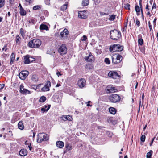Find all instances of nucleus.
<instances>
[{"label": "nucleus", "mask_w": 158, "mask_h": 158, "mask_svg": "<svg viewBox=\"0 0 158 158\" xmlns=\"http://www.w3.org/2000/svg\"><path fill=\"white\" fill-rule=\"evenodd\" d=\"M141 2H142V0H140L139 2V6H140V8L141 9H142V3H141Z\"/></svg>", "instance_id": "obj_55"}, {"label": "nucleus", "mask_w": 158, "mask_h": 158, "mask_svg": "<svg viewBox=\"0 0 158 158\" xmlns=\"http://www.w3.org/2000/svg\"><path fill=\"white\" fill-rule=\"evenodd\" d=\"M89 3V0H83L82 5L84 6H87Z\"/></svg>", "instance_id": "obj_29"}, {"label": "nucleus", "mask_w": 158, "mask_h": 158, "mask_svg": "<svg viewBox=\"0 0 158 158\" xmlns=\"http://www.w3.org/2000/svg\"><path fill=\"white\" fill-rule=\"evenodd\" d=\"M19 91L21 93L23 94H29L31 93L30 91L23 88L22 84L20 85Z\"/></svg>", "instance_id": "obj_12"}, {"label": "nucleus", "mask_w": 158, "mask_h": 158, "mask_svg": "<svg viewBox=\"0 0 158 158\" xmlns=\"http://www.w3.org/2000/svg\"><path fill=\"white\" fill-rule=\"evenodd\" d=\"M85 68L87 69H91L93 68V65L91 64H89L86 65Z\"/></svg>", "instance_id": "obj_27"}, {"label": "nucleus", "mask_w": 158, "mask_h": 158, "mask_svg": "<svg viewBox=\"0 0 158 158\" xmlns=\"http://www.w3.org/2000/svg\"><path fill=\"white\" fill-rule=\"evenodd\" d=\"M5 4V0H0V8L3 7Z\"/></svg>", "instance_id": "obj_37"}, {"label": "nucleus", "mask_w": 158, "mask_h": 158, "mask_svg": "<svg viewBox=\"0 0 158 158\" xmlns=\"http://www.w3.org/2000/svg\"><path fill=\"white\" fill-rule=\"evenodd\" d=\"M29 74V72L27 71H22L19 74V77L21 79L24 80Z\"/></svg>", "instance_id": "obj_9"}, {"label": "nucleus", "mask_w": 158, "mask_h": 158, "mask_svg": "<svg viewBox=\"0 0 158 158\" xmlns=\"http://www.w3.org/2000/svg\"><path fill=\"white\" fill-rule=\"evenodd\" d=\"M19 154L21 156H24L27 154L26 150L24 149H21L19 152Z\"/></svg>", "instance_id": "obj_17"}, {"label": "nucleus", "mask_w": 158, "mask_h": 158, "mask_svg": "<svg viewBox=\"0 0 158 158\" xmlns=\"http://www.w3.org/2000/svg\"><path fill=\"white\" fill-rule=\"evenodd\" d=\"M15 60V54L14 53H12L10 56V64L11 65L14 61Z\"/></svg>", "instance_id": "obj_26"}, {"label": "nucleus", "mask_w": 158, "mask_h": 158, "mask_svg": "<svg viewBox=\"0 0 158 158\" xmlns=\"http://www.w3.org/2000/svg\"><path fill=\"white\" fill-rule=\"evenodd\" d=\"M135 10L136 12L137 13V15H139V13L140 12V10H141V9L138 6L136 5L135 6Z\"/></svg>", "instance_id": "obj_28"}, {"label": "nucleus", "mask_w": 158, "mask_h": 158, "mask_svg": "<svg viewBox=\"0 0 158 158\" xmlns=\"http://www.w3.org/2000/svg\"><path fill=\"white\" fill-rule=\"evenodd\" d=\"M145 136L144 135H141V138H140V140L142 142H144L145 141Z\"/></svg>", "instance_id": "obj_41"}, {"label": "nucleus", "mask_w": 158, "mask_h": 158, "mask_svg": "<svg viewBox=\"0 0 158 158\" xmlns=\"http://www.w3.org/2000/svg\"><path fill=\"white\" fill-rule=\"evenodd\" d=\"M109 111L111 114H114L116 113V110L114 107H110L109 108Z\"/></svg>", "instance_id": "obj_22"}, {"label": "nucleus", "mask_w": 158, "mask_h": 158, "mask_svg": "<svg viewBox=\"0 0 158 158\" xmlns=\"http://www.w3.org/2000/svg\"><path fill=\"white\" fill-rule=\"evenodd\" d=\"M66 148L68 151L71 150L72 148V146L70 144H66Z\"/></svg>", "instance_id": "obj_38"}, {"label": "nucleus", "mask_w": 158, "mask_h": 158, "mask_svg": "<svg viewBox=\"0 0 158 158\" xmlns=\"http://www.w3.org/2000/svg\"><path fill=\"white\" fill-rule=\"evenodd\" d=\"M141 103V100H140L139 101V110H140Z\"/></svg>", "instance_id": "obj_61"}, {"label": "nucleus", "mask_w": 158, "mask_h": 158, "mask_svg": "<svg viewBox=\"0 0 158 158\" xmlns=\"http://www.w3.org/2000/svg\"><path fill=\"white\" fill-rule=\"evenodd\" d=\"M85 59L86 61L89 62H93L94 60L93 56L91 53H90L88 56L85 57Z\"/></svg>", "instance_id": "obj_14"}, {"label": "nucleus", "mask_w": 158, "mask_h": 158, "mask_svg": "<svg viewBox=\"0 0 158 158\" xmlns=\"http://www.w3.org/2000/svg\"><path fill=\"white\" fill-rule=\"evenodd\" d=\"M41 44V41L38 39H34L29 42L28 46L32 48H38Z\"/></svg>", "instance_id": "obj_2"}, {"label": "nucleus", "mask_w": 158, "mask_h": 158, "mask_svg": "<svg viewBox=\"0 0 158 158\" xmlns=\"http://www.w3.org/2000/svg\"><path fill=\"white\" fill-rule=\"evenodd\" d=\"M31 144H30V145H29V146H28V147H29V150L30 151L32 149V147L31 146Z\"/></svg>", "instance_id": "obj_58"}, {"label": "nucleus", "mask_w": 158, "mask_h": 158, "mask_svg": "<svg viewBox=\"0 0 158 158\" xmlns=\"http://www.w3.org/2000/svg\"><path fill=\"white\" fill-rule=\"evenodd\" d=\"M20 37L18 35H17L16 36V42L17 43H19L20 40Z\"/></svg>", "instance_id": "obj_43"}, {"label": "nucleus", "mask_w": 158, "mask_h": 158, "mask_svg": "<svg viewBox=\"0 0 158 158\" xmlns=\"http://www.w3.org/2000/svg\"><path fill=\"white\" fill-rule=\"evenodd\" d=\"M4 84H0V89H2L4 87Z\"/></svg>", "instance_id": "obj_53"}, {"label": "nucleus", "mask_w": 158, "mask_h": 158, "mask_svg": "<svg viewBox=\"0 0 158 158\" xmlns=\"http://www.w3.org/2000/svg\"><path fill=\"white\" fill-rule=\"evenodd\" d=\"M51 82L49 81H47L45 86L41 89V91L46 92L49 91V87L51 86Z\"/></svg>", "instance_id": "obj_10"}, {"label": "nucleus", "mask_w": 158, "mask_h": 158, "mask_svg": "<svg viewBox=\"0 0 158 158\" xmlns=\"http://www.w3.org/2000/svg\"><path fill=\"white\" fill-rule=\"evenodd\" d=\"M136 24L138 27H139L140 25V21L138 19H136Z\"/></svg>", "instance_id": "obj_46"}, {"label": "nucleus", "mask_w": 158, "mask_h": 158, "mask_svg": "<svg viewBox=\"0 0 158 158\" xmlns=\"http://www.w3.org/2000/svg\"><path fill=\"white\" fill-rule=\"evenodd\" d=\"M49 136L47 134L44 133H39L37 135V142L40 143L43 141H46L49 139Z\"/></svg>", "instance_id": "obj_3"}, {"label": "nucleus", "mask_w": 158, "mask_h": 158, "mask_svg": "<svg viewBox=\"0 0 158 158\" xmlns=\"http://www.w3.org/2000/svg\"><path fill=\"white\" fill-rule=\"evenodd\" d=\"M66 116L67 117V120H69V121H72V116H71L70 115H67Z\"/></svg>", "instance_id": "obj_47"}, {"label": "nucleus", "mask_w": 158, "mask_h": 158, "mask_svg": "<svg viewBox=\"0 0 158 158\" xmlns=\"http://www.w3.org/2000/svg\"><path fill=\"white\" fill-rule=\"evenodd\" d=\"M66 116H63L62 117V120L64 121L67 120Z\"/></svg>", "instance_id": "obj_50"}, {"label": "nucleus", "mask_w": 158, "mask_h": 158, "mask_svg": "<svg viewBox=\"0 0 158 158\" xmlns=\"http://www.w3.org/2000/svg\"><path fill=\"white\" fill-rule=\"evenodd\" d=\"M69 33V31L67 29H64L63 31L60 33L61 38H66Z\"/></svg>", "instance_id": "obj_15"}, {"label": "nucleus", "mask_w": 158, "mask_h": 158, "mask_svg": "<svg viewBox=\"0 0 158 158\" xmlns=\"http://www.w3.org/2000/svg\"><path fill=\"white\" fill-rule=\"evenodd\" d=\"M40 30H46V31L48 30V27L43 24H41L40 26Z\"/></svg>", "instance_id": "obj_21"}, {"label": "nucleus", "mask_w": 158, "mask_h": 158, "mask_svg": "<svg viewBox=\"0 0 158 158\" xmlns=\"http://www.w3.org/2000/svg\"><path fill=\"white\" fill-rule=\"evenodd\" d=\"M51 106L50 105H48V106L45 105L41 108V110L43 113H44L45 112H47Z\"/></svg>", "instance_id": "obj_18"}, {"label": "nucleus", "mask_w": 158, "mask_h": 158, "mask_svg": "<svg viewBox=\"0 0 158 158\" xmlns=\"http://www.w3.org/2000/svg\"><path fill=\"white\" fill-rule=\"evenodd\" d=\"M143 40L141 38H139L138 40V44L140 45H142L143 43Z\"/></svg>", "instance_id": "obj_40"}, {"label": "nucleus", "mask_w": 158, "mask_h": 158, "mask_svg": "<svg viewBox=\"0 0 158 158\" xmlns=\"http://www.w3.org/2000/svg\"><path fill=\"white\" fill-rule=\"evenodd\" d=\"M116 58L117 60H118L117 62H119V63L121 62L123 59L122 56L120 55H117Z\"/></svg>", "instance_id": "obj_30"}, {"label": "nucleus", "mask_w": 158, "mask_h": 158, "mask_svg": "<svg viewBox=\"0 0 158 158\" xmlns=\"http://www.w3.org/2000/svg\"><path fill=\"white\" fill-rule=\"evenodd\" d=\"M20 13L21 16L25 15L26 14V11L24 10L22 7H20Z\"/></svg>", "instance_id": "obj_23"}, {"label": "nucleus", "mask_w": 158, "mask_h": 158, "mask_svg": "<svg viewBox=\"0 0 158 158\" xmlns=\"http://www.w3.org/2000/svg\"><path fill=\"white\" fill-rule=\"evenodd\" d=\"M117 60L116 58L112 57V62L114 64H118L119 62H117Z\"/></svg>", "instance_id": "obj_39"}, {"label": "nucleus", "mask_w": 158, "mask_h": 158, "mask_svg": "<svg viewBox=\"0 0 158 158\" xmlns=\"http://www.w3.org/2000/svg\"><path fill=\"white\" fill-rule=\"evenodd\" d=\"M56 145L58 147L61 148L64 146V143L62 141H58L56 143Z\"/></svg>", "instance_id": "obj_19"}, {"label": "nucleus", "mask_w": 158, "mask_h": 158, "mask_svg": "<svg viewBox=\"0 0 158 158\" xmlns=\"http://www.w3.org/2000/svg\"><path fill=\"white\" fill-rule=\"evenodd\" d=\"M67 49L64 44L60 45L58 49V52L61 55H63L66 54Z\"/></svg>", "instance_id": "obj_7"}, {"label": "nucleus", "mask_w": 158, "mask_h": 158, "mask_svg": "<svg viewBox=\"0 0 158 158\" xmlns=\"http://www.w3.org/2000/svg\"><path fill=\"white\" fill-rule=\"evenodd\" d=\"M155 138V137H154L152 139L151 142L150 143V146H151L152 145Z\"/></svg>", "instance_id": "obj_54"}, {"label": "nucleus", "mask_w": 158, "mask_h": 158, "mask_svg": "<svg viewBox=\"0 0 158 158\" xmlns=\"http://www.w3.org/2000/svg\"><path fill=\"white\" fill-rule=\"evenodd\" d=\"M148 5H147L146 7V9L148 10H149V9L148 8Z\"/></svg>", "instance_id": "obj_62"}, {"label": "nucleus", "mask_w": 158, "mask_h": 158, "mask_svg": "<svg viewBox=\"0 0 158 158\" xmlns=\"http://www.w3.org/2000/svg\"><path fill=\"white\" fill-rule=\"evenodd\" d=\"M154 8H156V4L155 3H154L153 4L152 8V10Z\"/></svg>", "instance_id": "obj_56"}, {"label": "nucleus", "mask_w": 158, "mask_h": 158, "mask_svg": "<svg viewBox=\"0 0 158 158\" xmlns=\"http://www.w3.org/2000/svg\"><path fill=\"white\" fill-rule=\"evenodd\" d=\"M18 126V128L21 130H23L24 128V126L22 121H20L19 123Z\"/></svg>", "instance_id": "obj_25"}, {"label": "nucleus", "mask_w": 158, "mask_h": 158, "mask_svg": "<svg viewBox=\"0 0 158 158\" xmlns=\"http://www.w3.org/2000/svg\"><path fill=\"white\" fill-rule=\"evenodd\" d=\"M9 133V135H10L11 136H12L13 135V134L12 133V131H8Z\"/></svg>", "instance_id": "obj_60"}, {"label": "nucleus", "mask_w": 158, "mask_h": 158, "mask_svg": "<svg viewBox=\"0 0 158 158\" xmlns=\"http://www.w3.org/2000/svg\"><path fill=\"white\" fill-rule=\"evenodd\" d=\"M109 99L111 102L116 103L120 101L121 98L118 95L113 94L109 96Z\"/></svg>", "instance_id": "obj_5"}, {"label": "nucleus", "mask_w": 158, "mask_h": 158, "mask_svg": "<svg viewBox=\"0 0 158 158\" xmlns=\"http://www.w3.org/2000/svg\"><path fill=\"white\" fill-rule=\"evenodd\" d=\"M157 20V19L156 18H155L153 21V23L154 25H155L156 22Z\"/></svg>", "instance_id": "obj_57"}, {"label": "nucleus", "mask_w": 158, "mask_h": 158, "mask_svg": "<svg viewBox=\"0 0 158 158\" xmlns=\"http://www.w3.org/2000/svg\"><path fill=\"white\" fill-rule=\"evenodd\" d=\"M35 60V58L29 55H27L24 57L23 61L25 64H27L34 61Z\"/></svg>", "instance_id": "obj_6"}, {"label": "nucleus", "mask_w": 158, "mask_h": 158, "mask_svg": "<svg viewBox=\"0 0 158 158\" xmlns=\"http://www.w3.org/2000/svg\"><path fill=\"white\" fill-rule=\"evenodd\" d=\"M83 39L82 40L83 41H85L87 39V37L85 35L83 36Z\"/></svg>", "instance_id": "obj_51"}, {"label": "nucleus", "mask_w": 158, "mask_h": 158, "mask_svg": "<svg viewBox=\"0 0 158 158\" xmlns=\"http://www.w3.org/2000/svg\"><path fill=\"white\" fill-rule=\"evenodd\" d=\"M67 8V5L66 4H64L60 8V9L62 11L65 10Z\"/></svg>", "instance_id": "obj_36"}, {"label": "nucleus", "mask_w": 158, "mask_h": 158, "mask_svg": "<svg viewBox=\"0 0 158 158\" xmlns=\"http://www.w3.org/2000/svg\"><path fill=\"white\" fill-rule=\"evenodd\" d=\"M60 86H61V85L60 84H57L56 85V87H58Z\"/></svg>", "instance_id": "obj_63"}, {"label": "nucleus", "mask_w": 158, "mask_h": 158, "mask_svg": "<svg viewBox=\"0 0 158 158\" xmlns=\"http://www.w3.org/2000/svg\"><path fill=\"white\" fill-rule=\"evenodd\" d=\"M29 23H31L33 24H35L36 23V21L34 19H31L27 21Z\"/></svg>", "instance_id": "obj_34"}, {"label": "nucleus", "mask_w": 158, "mask_h": 158, "mask_svg": "<svg viewBox=\"0 0 158 158\" xmlns=\"http://www.w3.org/2000/svg\"><path fill=\"white\" fill-rule=\"evenodd\" d=\"M116 89L115 88L111 85L108 86L107 88V91L109 93H112L115 92Z\"/></svg>", "instance_id": "obj_16"}, {"label": "nucleus", "mask_w": 158, "mask_h": 158, "mask_svg": "<svg viewBox=\"0 0 158 158\" xmlns=\"http://www.w3.org/2000/svg\"><path fill=\"white\" fill-rule=\"evenodd\" d=\"M77 85L80 88L84 87L86 85L85 80L83 78L79 80L78 81Z\"/></svg>", "instance_id": "obj_11"}, {"label": "nucleus", "mask_w": 158, "mask_h": 158, "mask_svg": "<svg viewBox=\"0 0 158 158\" xmlns=\"http://www.w3.org/2000/svg\"><path fill=\"white\" fill-rule=\"evenodd\" d=\"M153 152L152 150H150L149 152L147 153L146 155L147 158H151Z\"/></svg>", "instance_id": "obj_31"}, {"label": "nucleus", "mask_w": 158, "mask_h": 158, "mask_svg": "<svg viewBox=\"0 0 158 158\" xmlns=\"http://www.w3.org/2000/svg\"><path fill=\"white\" fill-rule=\"evenodd\" d=\"M40 8V6L39 5L35 6L33 7V10H36L39 9Z\"/></svg>", "instance_id": "obj_44"}, {"label": "nucleus", "mask_w": 158, "mask_h": 158, "mask_svg": "<svg viewBox=\"0 0 158 158\" xmlns=\"http://www.w3.org/2000/svg\"><path fill=\"white\" fill-rule=\"evenodd\" d=\"M26 31L24 30L23 29L21 28L20 29V33L23 38H24L25 37V33Z\"/></svg>", "instance_id": "obj_24"}, {"label": "nucleus", "mask_w": 158, "mask_h": 158, "mask_svg": "<svg viewBox=\"0 0 158 158\" xmlns=\"http://www.w3.org/2000/svg\"><path fill=\"white\" fill-rule=\"evenodd\" d=\"M147 125L146 124L145 125V126L144 127H143V131H144V130H145V129H146V127H147Z\"/></svg>", "instance_id": "obj_64"}, {"label": "nucleus", "mask_w": 158, "mask_h": 158, "mask_svg": "<svg viewBox=\"0 0 158 158\" xmlns=\"http://www.w3.org/2000/svg\"><path fill=\"white\" fill-rule=\"evenodd\" d=\"M127 23L126 24V25L124 26L123 28L122 29V31L123 32L126 31L127 29Z\"/></svg>", "instance_id": "obj_48"}, {"label": "nucleus", "mask_w": 158, "mask_h": 158, "mask_svg": "<svg viewBox=\"0 0 158 158\" xmlns=\"http://www.w3.org/2000/svg\"><path fill=\"white\" fill-rule=\"evenodd\" d=\"M105 62L108 64H110V61L109 60V58H106L105 59Z\"/></svg>", "instance_id": "obj_45"}, {"label": "nucleus", "mask_w": 158, "mask_h": 158, "mask_svg": "<svg viewBox=\"0 0 158 158\" xmlns=\"http://www.w3.org/2000/svg\"><path fill=\"white\" fill-rule=\"evenodd\" d=\"M46 99V98L45 97L43 96L41 97L39 101L40 102H43L45 101Z\"/></svg>", "instance_id": "obj_35"}, {"label": "nucleus", "mask_w": 158, "mask_h": 158, "mask_svg": "<svg viewBox=\"0 0 158 158\" xmlns=\"http://www.w3.org/2000/svg\"><path fill=\"white\" fill-rule=\"evenodd\" d=\"M42 85L41 84H40L38 85H32L31 86V88H32L34 89L35 90H36L37 89V88L39 87L40 86Z\"/></svg>", "instance_id": "obj_32"}, {"label": "nucleus", "mask_w": 158, "mask_h": 158, "mask_svg": "<svg viewBox=\"0 0 158 158\" xmlns=\"http://www.w3.org/2000/svg\"><path fill=\"white\" fill-rule=\"evenodd\" d=\"M108 75L109 77L113 79H116L117 77L119 76L117 73L116 72L113 71H110L108 73Z\"/></svg>", "instance_id": "obj_13"}, {"label": "nucleus", "mask_w": 158, "mask_h": 158, "mask_svg": "<svg viewBox=\"0 0 158 158\" xmlns=\"http://www.w3.org/2000/svg\"><path fill=\"white\" fill-rule=\"evenodd\" d=\"M25 144L28 146L29 145H30V144H31V143H29L28 141H26L25 142Z\"/></svg>", "instance_id": "obj_52"}, {"label": "nucleus", "mask_w": 158, "mask_h": 158, "mask_svg": "<svg viewBox=\"0 0 158 158\" xmlns=\"http://www.w3.org/2000/svg\"><path fill=\"white\" fill-rule=\"evenodd\" d=\"M121 35L120 31L116 29H114L110 32V37L113 40H117L121 37Z\"/></svg>", "instance_id": "obj_1"}, {"label": "nucleus", "mask_w": 158, "mask_h": 158, "mask_svg": "<svg viewBox=\"0 0 158 158\" xmlns=\"http://www.w3.org/2000/svg\"><path fill=\"white\" fill-rule=\"evenodd\" d=\"M109 20L110 21H113L115 18L116 15H110Z\"/></svg>", "instance_id": "obj_33"}, {"label": "nucleus", "mask_w": 158, "mask_h": 158, "mask_svg": "<svg viewBox=\"0 0 158 158\" xmlns=\"http://www.w3.org/2000/svg\"><path fill=\"white\" fill-rule=\"evenodd\" d=\"M123 47L119 44H114L111 46L109 50L111 52H120L123 50Z\"/></svg>", "instance_id": "obj_4"}, {"label": "nucleus", "mask_w": 158, "mask_h": 158, "mask_svg": "<svg viewBox=\"0 0 158 158\" xmlns=\"http://www.w3.org/2000/svg\"><path fill=\"white\" fill-rule=\"evenodd\" d=\"M57 75L58 76V77H59V76H61L62 75L60 73V72H58L56 73Z\"/></svg>", "instance_id": "obj_59"}, {"label": "nucleus", "mask_w": 158, "mask_h": 158, "mask_svg": "<svg viewBox=\"0 0 158 158\" xmlns=\"http://www.w3.org/2000/svg\"><path fill=\"white\" fill-rule=\"evenodd\" d=\"M78 13V16L79 18L85 19L87 18L88 16V11L87 10L79 11Z\"/></svg>", "instance_id": "obj_8"}, {"label": "nucleus", "mask_w": 158, "mask_h": 158, "mask_svg": "<svg viewBox=\"0 0 158 158\" xmlns=\"http://www.w3.org/2000/svg\"><path fill=\"white\" fill-rule=\"evenodd\" d=\"M31 79L32 81L34 82H37L38 80V77L36 75H32L31 77Z\"/></svg>", "instance_id": "obj_20"}, {"label": "nucleus", "mask_w": 158, "mask_h": 158, "mask_svg": "<svg viewBox=\"0 0 158 158\" xmlns=\"http://www.w3.org/2000/svg\"><path fill=\"white\" fill-rule=\"evenodd\" d=\"M130 5L128 4H126L124 5V7L126 9L129 10L130 9Z\"/></svg>", "instance_id": "obj_42"}, {"label": "nucleus", "mask_w": 158, "mask_h": 158, "mask_svg": "<svg viewBox=\"0 0 158 158\" xmlns=\"http://www.w3.org/2000/svg\"><path fill=\"white\" fill-rule=\"evenodd\" d=\"M148 24L149 27L150 28V29L151 31L152 30V25L151 24L150 21H149L148 22Z\"/></svg>", "instance_id": "obj_49"}]
</instances>
